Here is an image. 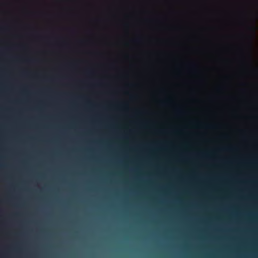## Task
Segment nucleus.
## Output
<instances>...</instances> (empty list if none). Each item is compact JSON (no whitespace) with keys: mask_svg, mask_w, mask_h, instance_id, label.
Wrapping results in <instances>:
<instances>
[{"mask_svg":"<svg viewBox=\"0 0 258 258\" xmlns=\"http://www.w3.org/2000/svg\"><path fill=\"white\" fill-rule=\"evenodd\" d=\"M34 49H0V50H32ZM35 50L36 49H34ZM39 50H86V49H38Z\"/></svg>","mask_w":258,"mask_h":258,"instance_id":"f257e3e1","label":"nucleus"},{"mask_svg":"<svg viewBox=\"0 0 258 258\" xmlns=\"http://www.w3.org/2000/svg\"><path fill=\"white\" fill-rule=\"evenodd\" d=\"M187 49H189V47H187Z\"/></svg>","mask_w":258,"mask_h":258,"instance_id":"f03ea898","label":"nucleus"},{"mask_svg":"<svg viewBox=\"0 0 258 258\" xmlns=\"http://www.w3.org/2000/svg\"><path fill=\"white\" fill-rule=\"evenodd\" d=\"M221 49H223V47H221Z\"/></svg>","mask_w":258,"mask_h":258,"instance_id":"7ed1b4c3","label":"nucleus"},{"mask_svg":"<svg viewBox=\"0 0 258 258\" xmlns=\"http://www.w3.org/2000/svg\"><path fill=\"white\" fill-rule=\"evenodd\" d=\"M250 49H252V47H250Z\"/></svg>","mask_w":258,"mask_h":258,"instance_id":"20e7f679","label":"nucleus"}]
</instances>
